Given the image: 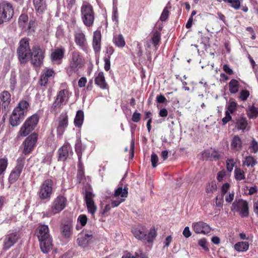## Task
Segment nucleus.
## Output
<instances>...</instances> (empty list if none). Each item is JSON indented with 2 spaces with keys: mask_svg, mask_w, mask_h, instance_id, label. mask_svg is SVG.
Returning a JSON list of instances; mask_svg holds the SVG:
<instances>
[{
  "mask_svg": "<svg viewBox=\"0 0 258 258\" xmlns=\"http://www.w3.org/2000/svg\"><path fill=\"white\" fill-rule=\"evenodd\" d=\"M141 119V114L135 111L132 116V120L133 122H138Z\"/></svg>",
  "mask_w": 258,
  "mask_h": 258,
  "instance_id": "obj_58",
  "label": "nucleus"
},
{
  "mask_svg": "<svg viewBox=\"0 0 258 258\" xmlns=\"http://www.w3.org/2000/svg\"><path fill=\"white\" fill-rule=\"evenodd\" d=\"M83 194L88 212L92 215H94L97 207L93 199L94 197L93 193L90 190H85Z\"/></svg>",
  "mask_w": 258,
  "mask_h": 258,
  "instance_id": "obj_14",
  "label": "nucleus"
},
{
  "mask_svg": "<svg viewBox=\"0 0 258 258\" xmlns=\"http://www.w3.org/2000/svg\"><path fill=\"white\" fill-rule=\"evenodd\" d=\"M2 102V107L9 109L11 102V95L8 91H4L0 94V102Z\"/></svg>",
  "mask_w": 258,
  "mask_h": 258,
  "instance_id": "obj_27",
  "label": "nucleus"
},
{
  "mask_svg": "<svg viewBox=\"0 0 258 258\" xmlns=\"http://www.w3.org/2000/svg\"><path fill=\"white\" fill-rule=\"evenodd\" d=\"M134 236L143 242L152 243L157 236V232L155 228H151L148 232L144 226H139L132 230Z\"/></svg>",
  "mask_w": 258,
  "mask_h": 258,
  "instance_id": "obj_6",
  "label": "nucleus"
},
{
  "mask_svg": "<svg viewBox=\"0 0 258 258\" xmlns=\"http://www.w3.org/2000/svg\"><path fill=\"white\" fill-rule=\"evenodd\" d=\"M231 125L234 126L237 130L244 132L247 129L248 123L246 117L239 116L233 119Z\"/></svg>",
  "mask_w": 258,
  "mask_h": 258,
  "instance_id": "obj_24",
  "label": "nucleus"
},
{
  "mask_svg": "<svg viewBox=\"0 0 258 258\" xmlns=\"http://www.w3.org/2000/svg\"><path fill=\"white\" fill-rule=\"evenodd\" d=\"M65 49L62 47H57L52 51L50 58L52 61L55 62L59 64L64 56Z\"/></svg>",
  "mask_w": 258,
  "mask_h": 258,
  "instance_id": "obj_23",
  "label": "nucleus"
},
{
  "mask_svg": "<svg viewBox=\"0 0 258 258\" xmlns=\"http://www.w3.org/2000/svg\"><path fill=\"white\" fill-rule=\"evenodd\" d=\"M246 113L249 119H255L258 116V108L254 105L248 106L246 110Z\"/></svg>",
  "mask_w": 258,
  "mask_h": 258,
  "instance_id": "obj_35",
  "label": "nucleus"
},
{
  "mask_svg": "<svg viewBox=\"0 0 258 258\" xmlns=\"http://www.w3.org/2000/svg\"><path fill=\"white\" fill-rule=\"evenodd\" d=\"M230 184L227 182L225 183L224 184H223L221 187L222 196H223V195H224L228 191L230 188Z\"/></svg>",
  "mask_w": 258,
  "mask_h": 258,
  "instance_id": "obj_57",
  "label": "nucleus"
},
{
  "mask_svg": "<svg viewBox=\"0 0 258 258\" xmlns=\"http://www.w3.org/2000/svg\"><path fill=\"white\" fill-rule=\"evenodd\" d=\"M161 39V33L160 31L154 30L151 33V43L156 49H158Z\"/></svg>",
  "mask_w": 258,
  "mask_h": 258,
  "instance_id": "obj_31",
  "label": "nucleus"
},
{
  "mask_svg": "<svg viewBox=\"0 0 258 258\" xmlns=\"http://www.w3.org/2000/svg\"><path fill=\"white\" fill-rule=\"evenodd\" d=\"M25 116L18 112L17 110H13L10 118V123L13 126H16L20 124Z\"/></svg>",
  "mask_w": 258,
  "mask_h": 258,
  "instance_id": "obj_29",
  "label": "nucleus"
},
{
  "mask_svg": "<svg viewBox=\"0 0 258 258\" xmlns=\"http://www.w3.org/2000/svg\"><path fill=\"white\" fill-rule=\"evenodd\" d=\"M83 150V147L82 143L81 142L76 143L75 145V151L78 156V161H82L83 159H85V158L83 159L82 158Z\"/></svg>",
  "mask_w": 258,
  "mask_h": 258,
  "instance_id": "obj_41",
  "label": "nucleus"
},
{
  "mask_svg": "<svg viewBox=\"0 0 258 258\" xmlns=\"http://www.w3.org/2000/svg\"><path fill=\"white\" fill-rule=\"evenodd\" d=\"M87 83V79L86 77H81L78 81V86L80 88H82L85 86Z\"/></svg>",
  "mask_w": 258,
  "mask_h": 258,
  "instance_id": "obj_62",
  "label": "nucleus"
},
{
  "mask_svg": "<svg viewBox=\"0 0 258 258\" xmlns=\"http://www.w3.org/2000/svg\"><path fill=\"white\" fill-rule=\"evenodd\" d=\"M28 21V17L27 15L25 14H22L18 20V23L20 27H22L23 29L26 28L27 25V23Z\"/></svg>",
  "mask_w": 258,
  "mask_h": 258,
  "instance_id": "obj_43",
  "label": "nucleus"
},
{
  "mask_svg": "<svg viewBox=\"0 0 258 258\" xmlns=\"http://www.w3.org/2000/svg\"><path fill=\"white\" fill-rule=\"evenodd\" d=\"M20 238L19 235L17 232L9 231L3 237V249H9L17 242Z\"/></svg>",
  "mask_w": 258,
  "mask_h": 258,
  "instance_id": "obj_13",
  "label": "nucleus"
},
{
  "mask_svg": "<svg viewBox=\"0 0 258 258\" xmlns=\"http://www.w3.org/2000/svg\"><path fill=\"white\" fill-rule=\"evenodd\" d=\"M219 196H217L216 198V206L217 207L221 208L223 206V196H221V198L219 197Z\"/></svg>",
  "mask_w": 258,
  "mask_h": 258,
  "instance_id": "obj_55",
  "label": "nucleus"
},
{
  "mask_svg": "<svg viewBox=\"0 0 258 258\" xmlns=\"http://www.w3.org/2000/svg\"><path fill=\"white\" fill-rule=\"evenodd\" d=\"M234 197V192L232 191L229 195H227L225 197V201L226 202L230 203L232 202Z\"/></svg>",
  "mask_w": 258,
  "mask_h": 258,
  "instance_id": "obj_63",
  "label": "nucleus"
},
{
  "mask_svg": "<svg viewBox=\"0 0 258 258\" xmlns=\"http://www.w3.org/2000/svg\"><path fill=\"white\" fill-rule=\"evenodd\" d=\"M182 234L183 236L186 238H188L191 236V232L189 230V228L188 226H186L184 228Z\"/></svg>",
  "mask_w": 258,
  "mask_h": 258,
  "instance_id": "obj_64",
  "label": "nucleus"
},
{
  "mask_svg": "<svg viewBox=\"0 0 258 258\" xmlns=\"http://www.w3.org/2000/svg\"><path fill=\"white\" fill-rule=\"evenodd\" d=\"M124 201V199H119L116 200H111V207L112 208H115L117 207L121 203L123 202Z\"/></svg>",
  "mask_w": 258,
  "mask_h": 258,
  "instance_id": "obj_53",
  "label": "nucleus"
},
{
  "mask_svg": "<svg viewBox=\"0 0 258 258\" xmlns=\"http://www.w3.org/2000/svg\"><path fill=\"white\" fill-rule=\"evenodd\" d=\"M207 241L206 239L202 238L199 240L198 243L206 251L209 250V248L206 246Z\"/></svg>",
  "mask_w": 258,
  "mask_h": 258,
  "instance_id": "obj_61",
  "label": "nucleus"
},
{
  "mask_svg": "<svg viewBox=\"0 0 258 258\" xmlns=\"http://www.w3.org/2000/svg\"><path fill=\"white\" fill-rule=\"evenodd\" d=\"M80 13L83 24L87 28L92 27L95 20V13L93 7L88 2H83L81 7Z\"/></svg>",
  "mask_w": 258,
  "mask_h": 258,
  "instance_id": "obj_4",
  "label": "nucleus"
},
{
  "mask_svg": "<svg viewBox=\"0 0 258 258\" xmlns=\"http://www.w3.org/2000/svg\"><path fill=\"white\" fill-rule=\"evenodd\" d=\"M45 55V49L44 48L38 44L32 46L30 59L31 64L34 67H41L43 63Z\"/></svg>",
  "mask_w": 258,
  "mask_h": 258,
  "instance_id": "obj_8",
  "label": "nucleus"
},
{
  "mask_svg": "<svg viewBox=\"0 0 258 258\" xmlns=\"http://www.w3.org/2000/svg\"><path fill=\"white\" fill-rule=\"evenodd\" d=\"M223 70L226 74L229 75H231L233 74V71L232 69H231L227 64H224L223 67Z\"/></svg>",
  "mask_w": 258,
  "mask_h": 258,
  "instance_id": "obj_60",
  "label": "nucleus"
},
{
  "mask_svg": "<svg viewBox=\"0 0 258 258\" xmlns=\"http://www.w3.org/2000/svg\"><path fill=\"white\" fill-rule=\"evenodd\" d=\"M78 167V170L77 178L78 182L81 183L85 178L84 171L82 163L79 162Z\"/></svg>",
  "mask_w": 258,
  "mask_h": 258,
  "instance_id": "obj_42",
  "label": "nucleus"
},
{
  "mask_svg": "<svg viewBox=\"0 0 258 258\" xmlns=\"http://www.w3.org/2000/svg\"><path fill=\"white\" fill-rule=\"evenodd\" d=\"M231 211L237 213L240 217L246 218L249 215V205L246 200L242 199H236L232 203Z\"/></svg>",
  "mask_w": 258,
  "mask_h": 258,
  "instance_id": "obj_7",
  "label": "nucleus"
},
{
  "mask_svg": "<svg viewBox=\"0 0 258 258\" xmlns=\"http://www.w3.org/2000/svg\"><path fill=\"white\" fill-rule=\"evenodd\" d=\"M217 185L215 181H212L207 184L206 192L207 193H213L217 190Z\"/></svg>",
  "mask_w": 258,
  "mask_h": 258,
  "instance_id": "obj_44",
  "label": "nucleus"
},
{
  "mask_svg": "<svg viewBox=\"0 0 258 258\" xmlns=\"http://www.w3.org/2000/svg\"><path fill=\"white\" fill-rule=\"evenodd\" d=\"M29 106V104L27 101L22 100L19 102L14 110H17V112L20 113V114L25 116L28 111Z\"/></svg>",
  "mask_w": 258,
  "mask_h": 258,
  "instance_id": "obj_32",
  "label": "nucleus"
},
{
  "mask_svg": "<svg viewBox=\"0 0 258 258\" xmlns=\"http://www.w3.org/2000/svg\"><path fill=\"white\" fill-rule=\"evenodd\" d=\"M73 227L71 222H62L60 226V231L61 236L65 239H69L73 234Z\"/></svg>",
  "mask_w": 258,
  "mask_h": 258,
  "instance_id": "obj_19",
  "label": "nucleus"
},
{
  "mask_svg": "<svg viewBox=\"0 0 258 258\" xmlns=\"http://www.w3.org/2000/svg\"><path fill=\"white\" fill-rule=\"evenodd\" d=\"M237 103L235 101L229 102L227 110L225 112H228L230 114H233L237 110Z\"/></svg>",
  "mask_w": 258,
  "mask_h": 258,
  "instance_id": "obj_45",
  "label": "nucleus"
},
{
  "mask_svg": "<svg viewBox=\"0 0 258 258\" xmlns=\"http://www.w3.org/2000/svg\"><path fill=\"white\" fill-rule=\"evenodd\" d=\"M55 73L52 69L46 68L41 73L39 80V84L41 86L46 87L48 85V81L51 78H54Z\"/></svg>",
  "mask_w": 258,
  "mask_h": 258,
  "instance_id": "obj_17",
  "label": "nucleus"
},
{
  "mask_svg": "<svg viewBox=\"0 0 258 258\" xmlns=\"http://www.w3.org/2000/svg\"><path fill=\"white\" fill-rule=\"evenodd\" d=\"M200 159L203 160H218L221 159V155L218 151L212 150H206L201 153Z\"/></svg>",
  "mask_w": 258,
  "mask_h": 258,
  "instance_id": "obj_21",
  "label": "nucleus"
},
{
  "mask_svg": "<svg viewBox=\"0 0 258 258\" xmlns=\"http://www.w3.org/2000/svg\"><path fill=\"white\" fill-rule=\"evenodd\" d=\"M242 146V141L238 136H235L232 139L231 143V148L236 151L241 149Z\"/></svg>",
  "mask_w": 258,
  "mask_h": 258,
  "instance_id": "obj_38",
  "label": "nucleus"
},
{
  "mask_svg": "<svg viewBox=\"0 0 258 258\" xmlns=\"http://www.w3.org/2000/svg\"><path fill=\"white\" fill-rule=\"evenodd\" d=\"M10 88L12 90H14L16 85L17 84V80L16 77L15 75L12 74L11 76V78L10 79Z\"/></svg>",
  "mask_w": 258,
  "mask_h": 258,
  "instance_id": "obj_52",
  "label": "nucleus"
},
{
  "mask_svg": "<svg viewBox=\"0 0 258 258\" xmlns=\"http://www.w3.org/2000/svg\"><path fill=\"white\" fill-rule=\"evenodd\" d=\"M169 11L167 7H165L160 17V20L162 21H166L169 17Z\"/></svg>",
  "mask_w": 258,
  "mask_h": 258,
  "instance_id": "obj_49",
  "label": "nucleus"
},
{
  "mask_svg": "<svg viewBox=\"0 0 258 258\" xmlns=\"http://www.w3.org/2000/svg\"><path fill=\"white\" fill-rule=\"evenodd\" d=\"M74 41L79 48L86 51L88 47L87 39L85 34L81 27H78L74 32Z\"/></svg>",
  "mask_w": 258,
  "mask_h": 258,
  "instance_id": "obj_11",
  "label": "nucleus"
},
{
  "mask_svg": "<svg viewBox=\"0 0 258 258\" xmlns=\"http://www.w3.org/2000/svg\"><path fill=\"white\" fill-rule=\"evenodd\" d=\"M249 148L252 153H255L258 152V142L254 138L250 142Z\"/></svg>",
  "mask_w": 258,
  "mask_h": 258,
  "instance_id": "obj_46",
  "label": "nucleus"
},
{
  "mask_svg": "<svg viewBox=\"0 0 258 258\" xmlns=\"http://www.w3.org/2000/svg\"><path fill=\"white\" fill-rule=\"evenodd\" d=\"M53 182L51 179L45 180L40 187L39 197L41 200H49L53 191Z\"/></svg>",
  "mask_w": 258,
  "mask_h": 258,
  "instance_id": "obj_12",
  "label": "nucleus"
},
{
  "mask_svg": "<svg viewBox=\"0 0 258 258\" xmlns=\"http://www.w3.org/2000/svg\"><path fill=\"white\" fill-rule=\"evenodd\" d=\"M36 234L40 242L41 251L44 253H47L52 246L48 227L45 225H39L36 230Z\"/></svg>",
  "mask_w": 258,
  "mask_h": 258,
  "instance_id": "obj_1",
  "label": "nucleus"
},
{
  "mask_svg": "<svg viewBox=\"0 0 258 258\" xmlns=\"http://www.w3.org/2000/svg\"><path fill=\"white\" fill-rule=\"evenodd\" d=\"M78 220L80 221L82 226H85L87 221V217L85 215H81L78 218Z\"/></svg>",
  "mask_w": 258,
  "mask_h": 258,
  "instance_id": "obj_56",
  "label": "nucleus"
},
{
  "mask_svg": "<svg viewBox=\"0 0 258 258\" xmlns=\"http://www.w3.org/2000/svg\"><path fill=\"white\" fill-rule=\"evenodd\" d=\"M232 120H233V119H232L231 114L228 112H225V116L222 119V124L224 125L229 121H231L232 123Z\"/></svg>",
  "mask_w": 258,
  "mask_h": 258,
  "instance_id": "obj_50",
  "label": "nucleus"
},
{
  "mask_svg": "<svg viewBox=\"0 0 258 258\" xmlns=\"http://www.w3.org/2000/svg\"><path fill=\"white\" fill-rule=\"evenodd\" d=\"M110 58H109V57H105L104 58V69L106 71H108L109 70L110 68Z\"/></svg>",
  "mask_w": 258,
  "mask_h": 258,
  "instance_id": "obj_54",
  "label": "nucleus"
},
{
  "mask_svg": "<svg viewBox=\"0 0 258 258\" xmlns=\"http://www.w3.org/2000/svg\"><path fill=\"white\" fill-rule=\"evenodd\" d=\"M102 35L101 30L97 29L93 32L92 47L96 53L100 52L101 49Z\"/></svg>",
  "mask_w": 258,
  "mask_h": 258,
  "instance_id": "obj_22",
  "label": "nucleus"
},
{
  "mask_svg": "<svg viewBox=\"0 0 258 258\" xmlns=\"http://www.w3.org/2000/svg\"><path fill=\"white\" fill-rule=\"evenodd\" d=\"M61 88H62L57 92L55 99L50 108V112L55 115L58 113L62 108L63 105L68 103L72 94L68 86L66 88H63V87L61 86Z\"/></svg>",
  "mask_w": 258,
  "mask_h": 258,
  "instance_id": "obj_2",
  "label": "nucleus"
},
{
  "mask_svg": "<svg viewBox=\"0 0 258 258\" xmlns=\"http://www.w3.org/2000/svg\"><path fill=\"white\" fill-rule=\"evenodd\" d=\"M127 190V185H125L123 188L122 187H119L115 190L113 196L114 197H120L122 199L126 198L128 195Z\"/></svg>",
  "mask_w": 258,
  "mask_h": 258,
  "instance_id": "obj_39",
  "label": "nucleus"
},
{
  "mask_svg": "<svg viewBox=\"0 0 258 258\" xmlns=\"http://www.w3.org/2000/svg\"><path fill=\"white\" fill-rule=\"evenodd\" d=\"M95 83L102 89L107 88V84L105 81L104 74L102 72H99L97 76L95 77Z\"/></svg>",
  "mask_w": 258,
  "mask_h": 258,
  "instance_id": "obj_33",
  "label": "nucleus"
},
{
  "mask_svg": "<svg viewBox=\"0 0 258 258\" xmlns=\"http://www.w3.org/2000/svg\"><path fill=\"white\" fill-rule=\"evenodd\" d=\"M67 200L62 196H59L54 201L51 207L53 214H56L62 211L66 207Z\"/></svg>",
  "mask_w": 258,
  "mask_h": 258,
  "instance_id": "obj_18",
  "label": "nucleus"
},
{
  "mask_svg": "<svg viewBox=\"0 0 258 258\" xmlns=\"http://www.w3.org/2000/svg\"><path fill=\"white\" fill-rule=\"evenodd\" d=\"M193 230L196 233L207 234L211 230L210 226L203 221L194 223L192 225Z\"/></svg>",
  "mask_w": 258,
  "mask_h": 258,
  "instance_id": "obj_20",
  "label": "nucleus"
},
{
  "mask_svg": "<svg viewBox=\"0 0 258 258\" xmlns=\"http://www.w3.org/2000/svg\"><path fill=\"white\" fill-rule=\"evenodd\" d=\"M68 125V116L67 113H61L58 117L57 132L62 134Z\"/></svg>",
  "mask_w": 258,
  "mask_h": 258,
  "instance_id": "obj_26",
  "label": "nucleus"
},
{
  "mask_svg": "<svg viewBox=\"0 0 258 258\" xmlns=\"http://www.w3.org/2000/svg\"><path fill=\"white\" fill-rule=\"evenodd\" d=\"M92 238L93 235L91 234H86L85 235L81 234L77 239V242L79 246L85 247L92 242Z\"/></svg>",
  "mask_w": 258,
  "mask_h": 258,
  "instance_id": "obj_28",
  "label": "nucleus"
},
{
  "mask_svg": "<svg viewBox=\"0 0 258 258\" xmlns=\"http://www.w3.org/2000/svg\"><path fill=\"white\" fill-rule=\"evenodd\" d=\"M228 86L229 92L231 94H236L238 92L240 84L237 80L235 79L231 80L228 84Z\"/></svg>",
  "mask_w": 258,
  "mask_h": 258,
  "instance_id": "obj_36",
  "label": "nucleus"
},
{
  "mask_svg": "<svg viewBox=\"0 0 258 258\" xmlns=\"http://www.w3.org/2000/svg\"><path fill=\"white\" fill-rule=\"evenodd\" d=\"M33 4L36 13L42 14L47 8L46 0H33Z\"/></svg>",
  "mask_w": 258,
  "mask_h": 258,
  "instance_id": "obj_30",
  "label": "nucleus"
},
{
  "mask_svg": "<svg viewBox=\"0 0 258 258\" xmlns=\"http://www.w3.org/2000/svg\"><path fill=\"white\" fill-rule=\"evenodd\" d=\"M35 26V21L31 20L29 21V22L28 24L27 30L28 32H31L34 31V27Z\"/></svg>",
  "mask_w": 258,
  "mask_h": 258,
  "instance_id": "obj_59",
  "label": "nucleus"
},
{
  "mask_svg": "<svg viewBox=\"0 0 258 258\" xmlns=\"http://www.w3.org/2000/svg\"><path fill=\"white\" fill-rule=\"evenodd\" d=\"M37 134L34 133L28 136L24 141V148L23 153L25 155L29 154L33 149L34 145L37 142Z\"/></svg>",
  "mask_w": 258,
  "mask_h": 258,
  "instance_id": "obj_15",
  "label": "nucleus"
},
{
  "mask_svg": "<svg viewBox=\"0 0 258 258\" xmlns=\"http://www.w3.org/2000/svg\"><path fill=\"white\" fill-rule=\"evenodd\" d=\"M248 242L246 241L238 242L234 245L235 249L239 252L245 251L248 249Z\"/></svg>",
  "mask_w": 258,
  "mask_h": 258,
  "instance_id": "obj_40",
  "label": "nucleus"
},
{
  "mask_svg": "<svg viewBox=\"0 0 258 258\" xmlns=\"http://www.w3.org/2000/svg\"><path fill=\"white\" fill-rule=\"evenodd\" d=\"M84 112L82 110H78L77 112L75 119H74V124L76 127H80L84 121Z\"/></svg>",
  "mask_w": 258,
  "mask_h": 258,
  "instance_id": "obj_37",
  "label": "nucleus"
},
{
  "mask_svg": "<svg viewBox=\"0 0 258 258\" xmlns=\"http://www.w3.org/2000/svg\"><path fill=\"white\" fill-rule=\"evenodd\" d=\"M14 15L12 5L7 1L0 3V24L10 20Z\"/></svg>",
  "mask_w": 258,
  "mask_h": 258,
  "instance_id": "obj_10",
  "label": "nucleus"
},
{
  "mask_svg": "<svg viewBox=\"0 0 258 258\" xmlns=\"http://www.w3.org/2000/svg\"><path fill=\"white\" fill-rule=\"evenodd\" d=\"M228 4L235 10H237L240 8V2L239 0H231Z\"/></svg>",
  "mask_w": 258,
  "mask_h": 258,
  "instance_id": "obj_51",
  "label": "nucleus"
},
{
  "mask_svg": "<svg viewBox=\"0 0 258 258\" xmlns=\"http://www.w3.org/2000/svg\"><path fill=\"white\" fill-rule=\"evenodd\" d=\"M249 95V92L248 90H242L239 93V98L241 101H245L247 99Z\"/></svg>",
  "mask_w": 258,
  "mask_h": 258,
  "instance_id": "obj_48",
  "label": "nucleus"
},
{
  "mask_svg": "<svg viewBox=\"0 0 258 258\" xmlns=\"http://www.w3.org/2000/svg\"><path fill=\"white\" fill-rule=\"evenodd\" d=\"M73 152L71 148L67 145H63L58 150V161L71 160L73 159Z\"/></svg>",
  "mask_w": 258,
  "mask_h": 258,
  "instance_id": "obj_16",
  "label": "nucleus"
},
{
  "mask_svg": "<svg viewBox=\"0 0 258 258\" xmlns=\"http://www.w3.org/2000/svg\"><path fill=\"white\" fill-rule=\"evenodd\" d=\"M38 114H34L28 117L20 128L19 134L21 137H26L32 132L36 127L38 121Z\"/></svg>",
  "mask_w": 258,
  "mask_h": 258,
  "instance_id": "obj_9",
  "label": "nucleus"
},
{
  "mask_svg": "<svg viewBox=\"0 0 258 258\" xmlns=\"http://www.w3.org/2000/svg\"><path fill=\"white\" fill-rule=\"evenodd\" d=\"M17 50L18 59L21 63L25 64L30 59L32 48L29 46V39L26 37L21 39Z\"/></svg>",
  "mask_w": 258,
  "mask_h": 258,
  "instance_id": "obj_5",
  "label": "nucleus"
},
{
  "mask_svg": "<svg viewBox=\"0 0 258 258\" xmlns=\"http://www.w3.org/2000/svg\"><path fill=\"white\" fill-rule=\"evenodd\" d=\"M234 173L236 180H241L245 178L244 172L240 169L236 168L235 169Z\"/></svg>",
  "mask_w": 258,
  "mask_h": 258,
  "instance_id": "obj_47",
  "label": "nucleus"
},
{
  "mask_svg": "<svg viewBox=\"0 0 258 258\" xmlns=\"http://www.w3.org/2000/svg\"><path fill=\"white\" fill-rule=\"evenodd\" d=\"M85 63V60L82 54L78 50L73 51L70 57L69 66L66 68L67 74L70 77L78 74Z\"/></svg>",
  "mask_w": 258,
  "mask_h": 258,
  "instance_id": "obj_3",
  "label": "nucleus"
},
{
  "mask_svg": "<svg viewBox=\"0 0 258 258\" xmlns=\"http://www.w3.org/2000/svg\"><path fill=\"white\" fill-rule=\"evenodd\" d=\"M24 167L22 162H19L15 168L11 172L9 180L11 183L15 182L20 177V174Z\"/></svg>",
  "mask_w": 258,
  "mask_h": 258,
  "instance_id": "obj_25",
  "label": "nucleus"
},
{
  "mask_svg": "<svg viewBox=\"0 0 258 258\" xmlns=\"http://www.w3.org/2000/svg\"><path fill=\"white\" fill-rule=\"evenodd\" d=\"M112 41L116 46L119 48H123L126 44L124 37L121 34H114Z\"/></svg>",
  "mask_w": 258,
  "mask_h": 258,
  "instance_id": "obj_34",
  "label": "nucleus"
}]
</instances>
